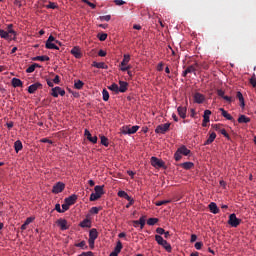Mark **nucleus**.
Returning <instances> with one entry per match:
<instances>
[{
	"instance_id": "obj_1",
	"label": "nucleus",
	"mask_w": 256,
	"mask_h": 256,
	"mask_svg": "<svg viewBox=\"0 0 256 256\" xmlns=\"http://www.w3.org/2000/svg\"><path fill=\"white\" fill-rule=\"evenodd\" d=\"M94 190H95V193H92L90 195V201H97L102 197L103 194H105L104 186L96 185Z\"/></svg>"
},
{
	"instance_id": "obj_2",
	"label": "nucleus",
	"mask_w": 256,
	"mask_h": 256,
	"mask_svg": "<svg viewBox=\"0 0 256 256\" xmlns=\"http://www.w3.org/2000/svg\"><path fill=\"white\" fill-rule=\"evenodd\" d=\"M139 128V125H133L132 127H130L129 125H124V127L121 129V132L124 135H132L136 134Z\"/></svg>"
},
{
	"instance_id": "obj_3",
	"label": "nucleus",
	"mask_w": 256,
	"mask_h": 256,
	"mask_svg": "<svg viewBox=\"0 0 256 256\" xmlns=\"http://www.w3.org/2000/svg\"><path fill=\"white\" fill-rule=\"evenodd\" d=\"M53 41H55L56 44L61 46V42L56 40L53 35H50L49 38L46 40V48L56 49L57 51H59V47L55 43H53Z\"/></svg>"
},
{
	"instance_id": "obj_4",
	"label": "nucleus",
	"mask_w": 256,
	"mask_h": 256,
	"mask_svg": "<svg viewBox=\"0 0 256 256\" xmlns=\"http://www.w3.org/2000/svg\"><path fill=\"white\" fill-rule=\"evenodd\" d=\"M241 223H242V220L237 218L235 213L230 214L228 224L231 227H238Z\"/></svg>"
},
{
	"instance_id": "obj_5",
	"label": "nucleus",
	"mask_w": 256,
	"mask_h": 256,
	"mask_svg": "<svg viewBox=\"0 0 256 256\" xmlns=\"http://www.w3.org/2000/svg\"><path fill=\"white\" fill-rule=\"evenodd\" d=\"M170 127H171V123L160 124L156 127L155 133L156 134H165V133L169 132Z\"/></svg>"
},
{
	"instance_id": "obj_6",
	"label": "nucleus",
	"mask_w": 256,
	"mask_h": 256,
	"mask_svg": "<svg viewBox=\"0 0 256 256\" xmlns=\"http://www.w3.org/2000/svg\"><path fill=\"white\" fill-rule=\"evenodd\" d=\"M151 164L155 168H164L165 167V162L155 156L151 157Z\"/></svg>"
},
{
	"instance_id": "obj_7",
	"label": "nucleus",
	"mask_w": 256,
	"mask_h": 256,
	"mask_svg": "<svg viewBox=\"0 0 256 256\" xmlns=\"http://www.w3.org/2000/svg\"><path fill=\"white\" fill-rule=\"evenodd\" d=\"M65 190V184L64 182H57L54 186H53V189H52V192L54 194H59L61 192H63Z\"/></svg>"
},
{
	"instance_id": "obj_8",
	"label": "nucleus",
	"mask_w": 256,
	"mask_h": 256,
	"mask_svg": "<svg viewBox=\"0 0 256 256\" xmlns=\"http://www.w3.org/2000/svg\"><path fill=\"white\" fill-rule=\"evenodd\" d=\"M56 224L60 227L61 231L69 230L68 221L63 218L58 219Z\"/></svg>"
},
{
	"instance_id": "obj_9",
	"label": "nucleus",
	"mask_w": 256,
	"mask_h": 256,
	"mask_svg": "<svg viewBox=\"0 0 256 256\" xmlns=\"http://www.w3.org/2000/svg\"><path fill=\"white\" fill-rule=\"evenodd\" d=\"M43 88V84L40 82H36L31 84V86L28 87V93L29 94H34L35 92H37L38 89H42Z\"/></svg>"
},
{
	"instance_id": "obj_10",
	"label": "nucleus",
	"mask_w": 256,
	"mask_h": 256,
	"mask_svg": "<svg viewBox=\"0 0 256 256\" xmlns=\"http://www.w3.org/2000/svg\"><path fill=\"white\" fill-rule=\"evenodd\" d=\"M193 99L196 104H202L206 100V97L200 94V92H195Z\"/></svg>"
},
{
	"instance_id": "obj_11",
	"label": "nucleus",
	"mask_w": 256,
	"mask_h": 256,
	"mask_svg": "<svg viewBox=\"0 0 256 256\" xmlns=\"http://www.w3.org/2000/svg\"><path fill=\"white\" fill-rule=\"evenodd\" d=\"M84 135L87 137V140L90 141L93 144H96L98 141L97 136H92L91 132L88 129H85Z\"/></svg>"
},
{
	"instance_id": "obj_12",
	"label": "nucleus",
	"mask_w": 256,
	"mask_h": 256,
	"mask_svg": "<svg viewBox=\"0 0 256 256\" xmlns=\"http://www.w3.org/2000/svg\"><path fill=\"white\" fill-rule=\"evenodd\" d=\"M212 114L211 111L206 110L203 114V121H202V127H207L208 122L210 121V115Z\"/></svg>"
},
{
	"instance_id": "obj_13",
	"label": "nucleus",
	"mask_w": 256,
	"mask_h": 256,
	"mask_svg": "<svg viewBox=\"0 0 256 256\" xmlns=\"http://www.w3.org/2000/svg\"><path fill=\"white\" fill-rule=\"evenodd\" d=\"M120 87H118V93H125L128 91L129 83L125 81H119Z\"/></svg>"
},
{
	"instance_id": "obj_14",
	"label": "nucleus",
	"mask_w": 256,
	"mask_h": 256,
	"mask_svg": "<svg viewBox=\"0 0 256 256\" xmlns=\"http://www.w3.org/2000/svg\"><path fill=\"white\" fill-rule=\"evenodd\" d=\"M57 92H58L59 94H57ZM51 95H52L53 97H59V95H60V96H65V90L61 89L60 87H54V88L52 89Z\"/></svg>"
},
{
	"instance_id": "obj_15",
	"label": "nucleus",
	"mask_w": 256,
	"mask_h": 256,
	"mask_svg": "<svg viewBox=\"0 0 256 256\" xmlns=\"http://www.w3.org/2000/svg\"><path fill=\"white\" fill-rule=\"evenodd\" d=\"M70 53L75 56V59H81L83 56L79 47L72 48Z\"/></svg>"
},
{
	"instance_id": "obj_16",
	"label": "nucleus",
	"mask_w": 256,
	"mask_h": 256,
	"mask_svg": "<svg viewBox=\"0 0 256 256\" xmlns=\"http://www.w3.org/2000/svg\"><path fill=\"white\" fill-rule=\"evenodd\" d=\"M77 199H78V196L73 194V195L65 198V202L68 203L69 206H73L74 203H76Z\"/></svg>"
},
{
	"instance_id": "obj_17",
	"label": "nucleus",
	"mask_w": 256,
	"mask_h": 256,
	"mask_svg": "<svg viewBox=\"0 0 256 256\" xmlns=\"http://www.w3.org/2000/svg\"><path fill=\"white\" fill-rule=\"evenodd\" d=\"M79 226L82 227V229H85L86 227L88 229H91L92 221L86 218V219H84L83 221L80 222Z\"/></svg>"
},
{
	"instance_id": "obj_18",
	"label": "nucleus",
	"mask_w": 256,
	"mask_h": 256,
	"mask_svg": "<svg viewBox=\"0 0 256 256\" xmlns=\"http://www.w3.org/2000/svg\"><path fill=\"white\" fill-rule=\"evenodd\" d=\"M178 114L182 119L186 118V113H187V107L186 106H179L177 108Z\"/></svg>"
},
{
	"instance_id": "obj_19",
	"label": "nucleus",
	"mask_w": 256,
	"mask_h": 256,
	"mask_svg": "<svg viewBox=\"0 0 256 256\" xmlns=\"http://www.w3.org/2000/svg\"><path fill=\"white\" fill-rule=\"evenodd\" d=\"M210 208V212L212 214H219L220 213V209L218 208L217 204L215 202H211L209 205Z\"/></svg>"
},
{
	"instance_id": "obj_20",
	"label": "nucleus",
	"mask_w": 256,
	"mask_h": 256,
	"mask_svg": "<svg viewBox=\"0 0 256 256\" xmlns=\"http://www.w3.org/2000/svg\"><path fill=\"white\" fill-rule=\"evenodd\" d=\"M13 27H14L13 24H9V25L7 26L6 32L8 33V35L13 36L12 39L15 40V39H16V36H17V33L13 30Z\"/></svg>"
},
{
	"instance_id": "obj_21",
	"label": "nucleus",
	"mask_w": 256,
	"mask_h": 256,
	"mask_svg": "<svg viewBox=\"0 0 256 256\" xmlns=\"http://www.w3.org/2000/svg\"><path fill=\"white\" fill-rule=\"evenodd\" d=\"M99 237V233L96 228L90 229L89 239L96 240Z\"/></svg>"
},
{
	"instance_id": "obj_22",
	"label": "nucleus",
	"mask_w": 256,
	"mask_h": 256,
	"mask_svg": "<svg viewBox=\"0 0 256 256\" xmlns=\"http://www.w3.org/2000/svg\"><path fill=\"white\" fill-rule=\"evenodd\" d=\"M219 111L222 113V116L227 119V120H230V121H233L234 118L231 114H229L227 111L224 110V108H219Z\"/></svg>"
},
{
	"instance_id": "obj_23",
	"label": "nucleus",
	"mask_w": 256,
	"mask_h": 256,
	"mask_svg": "<svg viewBox=\"0 0 256 256\" xmlns=\"http://www.w3.org/2000/svg\"><path fill=\"white\" fill-rule=\"evenodd\" d=\"M251 120L248 118L246 115H240L238 118V123L239 124H249Z\"/></svg>"
},
{
	"instance_id": "obj_24",
	"label": "nucleus",
	"mask_w": 256,
	"mask_h": 256,
	"mask_svg": "<svg viewBox=\"0 0 256 256\" xmlns=\"http://www.w3.org/2000/svg\"><path fill=\"white\" fill-rule=\"evenodd\" d=\"M0 37L5 40H13L12 35H9L7 31L0 29Z\"/></svg>"
},
{
	"instance_id": "obj_25",
	"label": "nucleus",
	"mask_w": 256,
	"mask_h": 256,
	"mask_svg": "<svg viewBox=\"0 0 256 256\" xmlns=\"http://www.w3.org/2000/svg\"><path fill=\"white\" fill-rule=\"evenodd\" d=\"M199 67V64L196 63L194 65H190L186 68V71L189 73H194L196 75L197 68Z\"/></svg>"
},
{
	"instance_id": "obj_26",
	"label": "nucleus",
	"mask_w": 256,
	"mask_h": 256,
	"mask_svg": "<svg viewBox=\"0 0 256 256\" xmlns=\"http://www.w3.org/2000/svg\"><path fill=\"white\" fill-rule=\"evenodd\" d=\"M14 149H15V152L18 153L19 151L23 150V143L21 140H17L15 141L14 143Z\"/></svg>"
},
{
	"instance_id": "obj_27",
	"label": "nucleus",
	"mask_w": 256,
	"mask_h": 256,
	"mask_svg": "<svg viewBox=\"0 0 256 256\" xmlns=\"http://www.w3.org/2000/svg\"><path fill=\"white\" fill-rule=\"evenodd\" d=\"M217 137L215 132L210 133V137L205 141L204 145H210L215 141V138Z\"/></svg>"
},
{
	"instance_id": "obj_28",
	"label": "nucleus",
	"mask_w": 256,
	"mask_h": 256,
	"mask_svg": "<svg viewBox=\"0 0 256 256\" xmlns=\"http://www.w3.org/2000/svg\"><path fill=\"white\" fill-rule=\"evenodd\" d=\"M92 67L97 68V69H108V65H106L103 62H101V63L93 62Z\"/></svg>"
},
{
	"instance_id": "obj_29",
	"label": "nucleus",
	"mask_w": 256,
	"mask_h": 256,
	"mask_svg": "<svg viewBox=\"0 0 256 256\" xmlns=\"http://www.w3.org/2000/svg\"><path fill=\"white\" fill-rule=\"evenodd\" d=\"M32 61H40V62H46L50 61V57L44 55V56H36L32 58Z\"/></svg>"
},
{
	"instance_id": "obj_30",
	"label": "nucleus",
	"mask_w": 256,
	"mask_h": 256,
	"mask_svg": "<svg viewBox=\"0 0 256 256\" xmlns=\"http://www.w3.org/2000/svg\"><path fill=\"white\" fill-rule=\"evenodd\" d=\"M12 86L14 88L23 87V81H21L20 79H17V78H13L12 79Z\"/></svg>"
},
{
	"instance_id": "obj_31",
	"label": "nucleus",
	"mask_w": 256,
	"mask_h": 256,
	"mask_svg": "<svg viewBox=\"0 0 256 256\" xmlns=\"http://www.w3.org/2000/svg\"><path fill=\"white\" fill-rule=\"evenodd\" d=\"M180 167H182L185 170L193 169L194 163L193 162H184L180 164Z\"/></svg>"
},
{
	"instance_id": "obj_32",
	"label": "nucleus",
	"mask_w": 256,
	"mask_h": 256,
	"mask_svg": "<svg viewBox=\"0 0 256 256\" xmlns=\"http://www.w3.org/2000/svg\"><path fill=\"white\" fill-rule=\"evenodd\" d=\"M237 98H238V100L240 102V107L244 108L245 107V102H244V98H243L242 92H240V91L237 92Z\"/></svg>"
},
{
	"instance_id": "obj_33",
	"label": "nucleus",
	"mask_w": 256,
	"mask_h": 256,
	"mask_svg": "<svg viewBox=\"0 0 256 256\" xmlns=\"http://www.w3.org/2000/svg\"><path fill=\"white\" fill-rule=\"evenodd\" d=\"M118 197L130 200V196L127 192H125V190H119Z\"/></svg>"
},
{
	"instance_id": "obj_34",
	"label": "nucleus",
	"mask_w": 256,
	"mask_h": 256,
	"mask_svg": "<svg viewBox=\"0 0 256 256\" xmlns=\"http://www.w3.org/2000/svg\"><path fill=\"white\" fill-rule=\"evenodd\" d=\"M108 89L116 94L119 93V86L116 83L111 84Z\"/></svg>"
},
{
	"instance_id": "obj_35",
	"label": "nucleus",
	"mask_w": 256,
	"mask_h": 256,
	"mask_svg": "<svg viewBox=\"0 0 256 256\" xmlns=\"http://www.w3.org/2000/svg\"><path fill=\"white\" fill-rule=\"evenodd\" d=\"M179 152H181L183 155L187 156L191 153V150L188 149L186 146H182L179 148Z\"/></svg>"
},
{
	"instance_id": "obj_36",
	"label": "nucleus",
	"mask_w": 256,
	"mask_h": 256,
	"mask_svg": "<svg viewBox=\"0 0 256 256\" xmlns=\"http://www.w3.org/2000/svg\"><path fill=\"white\" fill-rule=\"evenodd\" d=\"M122 248H123L122 242L118 241L117 245L115 246L114 252L117 253V254H120L121 251H122Z\"/></svg>"
},
{
	"instance_id": "obj_37",
	"label": "nucleus",
	"mask_w": 256,
	"mask_h": 256,
	"mask_svg": "<svg viewBox=\"0 0 256 256\" xmlns=\"http://www.w3.org/2000/svg\"><path fill=\"white\" fill-rule=\"evenodd\" d=\"M161 246L164 247L166 251H168V253H171V250H172L171 244L168 243L166 240L163 241Z\"/></svg>"
},
{
	"instance_id": "obj_38",
	"label": "nucleus",
	"mask_w": 256,
	"mask_h": 256,
	"mask_svg": "<svg viewBox=\"0 0 256 256\" xmlns=\"http://www.w3.org/2000/svg\"><path fill=\"white\" fill-rule=\"evenodd\" d=\"M158 221H159L158 218H149V219L147 220V225L153 226V225L157 224Z\"/></svg>"
},
{
	"instance_id": "obj_39",
	"label": "nucleus",
	"mask_w": 256,
	"mask_h": 256,
	"mask_svg": "<svg viewBox=\"0 0 256 256\" xmlns=\"http://www.w3.org/2000/svg\"><path fill=\"white\" fill-rule=\"evenodd\" d=\"M155 241L158 245L162 246L165 240L161 235H155Z\"/></svg>"
},
{
	"instance_id": "obj_40",
	"label": "nucleus",
	"mask_w": 256,
	"mask_h": 256,
	"mask_svg": "<svg viewBox=\"0 0 256 256\" xmlns=\"http://www.w3.org/2000/svg\"><path fill=\"white\" fill-rule=\"evenodd\" d=\"M97 38H98L100 41H105V40H107V38H108V34H107V33H98V34H97Z\"/></svg>"
},
{
	"instance_id": "obj_41",
	"label": "nucleus",
	"mask_w": 256,
	"mask_h": 256,
	"mask_svg": "<svg viewBox=\"0 0 256 256\" xmlns=\"http://www.w3.org/2000/svg\"><path fill=\"white\" fill-rule=\"evenodd\" d=\"M138 224L140 225V230H143V227H144L145 224H146V219H145V217H140V218L138 219Z\"/></svg>"
},
{
	"instance_id": "obj_42",
	"label": "nucleus",
	"mask_w": 256,
	"mask_h": 256,
	"mask_svg": "<svg viewBox=\"0 0 256 256\" xmlns=\"http://www.w3.org/2000/svg\"><path fill=\"white\" fill-rule=\"evenodd\" d=\"M129 61H130V55H124V58L121 62L122 67H125V65L129 63Z\"/></svg>"
},
{
	"instance_id": "obj_43",
	"label": "nucleus",
	"mask_w": 256,
	"mask_h": 256,
	"mask_svg": "<svg viewBox=\"0 0 256 256\" xmlns=\"http://www.w3.org/2000/svg\"><path fill=\"white\" fill-rule=\"evenodd\" d=\"M102 94H103V100H104L105 102H108V100H109V98H110V95H109L108 90H107V89H104V90L102 91Z\"/></svg>"
},
{
	"instance_id": "obj_44",
	"label": "nucleus",
	"mask_w": 256,
	"mask_h": 256,
	"mask_svg": "<svg viewBox=\"0 0 256 256\" xmlns=\"http://www.w3.org/2000/svg\"><path fill=\"white\" fill-rule=\"evenodd\" d=\"M174 159H175V161H180L182 159V153L179 152V148L174 153Z\"/></svg>"
},
{
	"instance_id": "obj_45",
	"label": "nucleus",
	"mask_w": 256,
	"mask_h": 256,
	"mask_svg": "<svg viewBox=\"0 0 256 256\" xmlns=\"http://www.w3.org/2000/svg\"><path fill=\"white\" fill-rule=\"evenodd\" d=\"M74 86H75L76 89H82L83 86H84V82L81 81V80H78V81L75 82Z\"/></svg>"
},
{
	"instance_id": "obj_46",
	"label": "nucleus",
	"mask_w": 256,
	"mask_h": 256,
	"mask_svg": "<svg viewBox=\"0 0 256 256\" xmlns=\"http://www.w3.org/2000/svg\"><path fill=\"white\" fill-rule=\"evenodd\" d=\"M61 207H62L61 213H65V211L70 209L68 202H65L64 204H62Z\"/></svg>"
},
{
	"instance_id": "obj_47",
	"label": "nucleus",
	"mask_w": 256,
	"mask_h": 256,
	"mask_svg": "<svg viewBox=\"0 0 256 256\" xmlns=\"http://www.w3.org/2000/svg\"><path fill=\"white\" fill-rule=\"evenodd\" d=\"M75 247L84 249V248H87V243H86V241H82L80 243H76Z\"/></svg>"
},
{
	"instance_id": "obj_48",
	"label": "nucleus",
	"mask_w": 256,
	"mask_h": 256,
	"mask_svg": "<svg viewBox=\"0 0 256 256\" xmlns=\"http://www.w3.org/2000/svg\"><path fill=\"white\" fill-rule=\"evenodd\" d=\"M46 8L47 9H56L58 8L57 4L55 2H49L47 5H46Z\"/></svg>"
},
{
	"instance_id": "obj_49",
	"label": "nucleus",
	"mask_w": 256,
	"mask_h": 256,
	"mask_svg": "<svg viewBox=\"0 0 256 256\" xmlns=\"http://www.w3.org/2000/svg\"><path fill=\"white\" fill-rule=\"evenodd\" d=\"M101 144L104 145L105 147H108V138L105 136H101Z\"/></svg>"
},
{
	"instance_id": "obj_50",
	"label": "nucleus",
	"mask_w": 256,
	"mask_h": 256,
	"mask_svg": "<svg viewBox=\"0 0 256 256\" xmlns=\"http://www.w3.org/2000/svg\"><path fill=\"white\" fill-rule=\"evenodd\" d=\"M99 211H100V209L97 208V206H93V207L90 209V214L97 215V214H99Z\"/></svg>"
},
{
	"instance_id": "obj_51",
	"label": "nucleus",
	"mask_w": 256,
	"mask_h": 256,
	"mask_svg": "<svg viewBox=\"0 0 256 256\" xmlns=\"http://www.w3.org/2000/svg\"><path fill=\"white\" fill-rule=\"evenodd\" d=\"M250 84L252 85L253 88H256V75L253 74L252 78L250 79Z\"/></svg>"
},
{
	"instance_id": "obj_52",
	"label": "nucleus",
	"mask_w": 256,
	"mask_h": 256,
	"mask_svg": "<svg viewBox=\"0 0 256 256\" xmlns=\"http://www.w3.org/2000/svg\"><path fill=\"white\" fill-rule=\"evenodd\" d=\"M170 202H171V200L158 201V202H156V206L160 207L163 205H167V203H170Z\"/></svg>"
},
{
	"instance_id": "obj_53",
	"label": "nucleus",
	"mask_w": 256,
	"mask_h": 256,
	"mask_svg": "<svg viewBox=\"0 0 256 256\" xmlns=\"http://www.w3.org/2000/svg\"><path fill=\"white\" fill-rule=\"evenodd\" d=\"M100 20L109 22L111 20V15L100 16Z\"/></svg>"
},
{
	"instance_id": "obj_54",
	"label": "nucleus",
	"mask_w": 256,
	"mask_h": 256,
	"mask_svg": "<svg viewBox=\"0 0 256 256\" xmlns=\"http://www.w3.org/2000/svg\"><path fill=\"white\" fill-rule=\"evenodd\" d=\"M35 70H36L35 65L32 64V65H30V66L26 69V72H27V73H33Z\"/></svg>"
},
{
	"instance_id": "obj_55",
	"label": "nucleus",
	"mask_w": 256,
	"mask_h": 256,
	"mask_svg": "<svg viewBox=\"0 0 256 256\" xmlns=\"http://www.w3.org/2000/svg\"><path fill=\"white\" fill-rule=\"evenodd\" d=\"M83 3L87 4L88 6H90L92 9H95L96 8V4L88 1V0H82Z\"/></svg>"
},
{
	"instance_id": "obj_56",
	"label": "nucleus",
	"mask_w": 256,
	"mask_h": 256,
	"mask_svg": "<svg viewBox=\"0 0 256 256\" xmlns=\"http://www.w3.org/2000/svg\"><path fill=\"white\" fill-rule=\"evenodd\" d=\"M127 201H129V203L126 204V208H130L135 203V200L131 196H130V200H127Z\"/></svg>"
},
{
	"instance_id": "obj_57",
	"label": "nucleus",
	"mask_w": 256,
	"mask_h": 256,
	"mask_svg": "<svg viewBox=\"0 0 256 256\" xmlns=\"http://www.w3.org/2000/svg\"><path fill=\"white\" fill-rule=\"evenodd\" d=\"M114 3H115V5H117V6H122V5H125V4H126V2L123 1V0H114Z\"/></svg>"
},
{
	"instance_id": "obj_58",
	"label": "nucleus",
	"mask_w": 256,
	"mask_h": 256,
	"mask_svg": "<svg viewBox=\"0 0 256 256\" xmlns=\"http://www.w3.org/2000/svg\"><path fill=\"white\" fill-rule=\"evenodd\" d=\"M79 256H94L92 251H88V252H82L81 254H79Z\"/></svg>"
},
{
	"instance_id": "obj_59",
	"label": "nucleus",
	"mask_w": 256,
	"mask_h": 256,
	"mask_svg": "<svg viewBox=\"0 0 256 256\" xmlns=\"http://www.w3.org/2000/svg\"><path fill=\"white\" fill-rule=\"evenodd\" d=\"M164 65L165 64L163 62L159 63L157 66V71L162 72L164 70Z\"/></svg>"
},
{
	"instance_id": "obj_60",
	"label": "nucleus",
	"mask_w": 256,
	"mask_h": 256,
	"mask_svg": "<svg viewBox=\"0 0 256 256\" xmlns=\"http://www.w3.org/2000/svg\"><path fill=\"white\" fill-rule=\"evenodd\" d=\"M53 83L59 85V83H60V76L59 75H55V77L53 79Z\"/></svg>"
},
{
	"instance_id": "obj_61",
	"label": "nucleus",
	"mask_w": 256,
	"mask_h": 256,
	"mask_svg": "<svg viewBox=\"0 0 256 256\" xmlns=\"http://www.w3.org/2000/svg\"><path fill=\"white\" fill-rule=\"evenodd\" d=\"M220 133H221L224 137H226V138L229 139V133H228L225 129H221V130H220Z\"/></svg>"
},
{
	"instance_id": "obj_62",
	"label": "nucleus",
	"mask_w": 256,
	"mask_h": 256,
	"mask_svg": "<svg viewBox=\"0 0 256 256\" xmlns=\"http://www.w3.org/2000/svg\"><path fill=\"white\" fill-rule=\"evenodd\" d=\"M156 233H158V234H160V235H163V234L165 233V229L159 227V228L156 229Z\"/></svg>"
},
{
	"instance_id": "obj_63",
	"label": "nucleus",
	"mask_w": 256,
	"mask_h": 256,
	"mask_svg": "<svg viewBox=\"0 0 256 256\" xmlns=\"http://www.w3.org/2000/svg\"><path fill=\"white\" fill-rule=\"evenodd\" d=\"M89 246H90V249H93L94 248V245H95V240L89 238Z\"/></svg>"
},
{
	"instance_id": "obj_64",
	"label": "nucleus",
	"mask_w": 256,
	"mask_h": 256,
	"mask_svg": "<svg viewBox=\"0 0 256 256\" xmlns=\"http://www.w3.org/2000/svg\"><path fill=\"white\" fill-rule=\"evenodd\" d=\"M202 246H203L202 242H196V244H195L196 250H200L202 248Z\"/></svg>"
}]
</instances>
